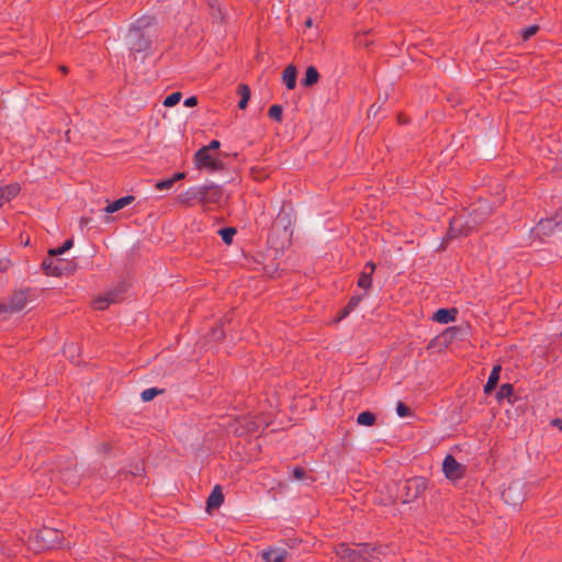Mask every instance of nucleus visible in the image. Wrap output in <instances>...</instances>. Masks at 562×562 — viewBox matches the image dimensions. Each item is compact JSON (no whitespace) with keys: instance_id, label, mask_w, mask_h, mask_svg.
I'll use <instances>...</instances> for the list:
<instances>
[{"instance_id":"f257e3e1","label":"nucleus","mask_w":562,"mask_h":562,"mask_svg":"<svg viewBox=\"0 0 562 562\" xmlns=\"http://www.w3.org/2000/svg\"><path fill=\"white\" fill-rule=\"evenodd\" d=\"M194 164L199 170H206L209 172L220 171L224 168V164L218 158V155H214L203 147L194 154Z\"/></svg>"},{"instance_id":"f03ea898","label":"nucleus","mask_w":562,"mask_h":562,"mask_svg":"<svg viewBox=\"0 0 562 562\" xmlns=\"http://www.w3.org/2000/svg\"><path fill=\"white\" fill-rule=\"evenodd\" d=\"M200 204L203 207L210 205H218L224 198V190L221 186L215 183L204 184L199 187Z\"/></svg>"},{"instance_id":"7ed1b4c3","label":"nucleus","mask_w":562,"mask_h":562,"mask_svg":"<svg viewBox=\"0 0 562 562\" xmlns=\"http://www.w3.org/2000/svg\"><path fill=\"white\" fill-rule=\"evenodd\" d=\"M30 297V289H20L14 291L8 304H0V313L22 311L27 305Z\"/></svg>"},{"instance_id":"20e7f679","label":"nucleus","mask_w":562,"mask_h":562,"mask_svg":"<svg viewBox=\"0 0 562 562\" xmlns=\"http://www.w3.org/2000/svg\"><path fill=\"white\" fill-rule=\"evenodd\" d=\"M442 471L449 481L456 482L464 477L467 468L459 463L453 456L448 454L443 459Z\"/></svg>"},{"instance_id":"39448f33","label":"nucleus","mask_w":562,"mask_h":562,"mask_svg":"<svg viewBox=\"0 0 562 562\" xmlns=\"http://www.w3.org/2000/svg\"><path fill=\"white\" fill-rule=\"evenodd\" d=\"M474 227L470 225L467 221H464L463 216H454L450 221L449 225V236L450 237H459V236H468L473 232Z\"/></svg>"},{"instance_id":"423d86ee","label":"nucleus","mask_w":562,"mask_h":562,"mask_svg":"<svg viewBox=\"0 0 562 562\" xmlns=\"http://www.w3.org/2000/svg\"><path fill=\"white\" fill-rule=\"evenodd\" d=\"M46 276L59 277L64 272V262L59 258L46 257L42 262Z\"/></svg>"},{"instance_id":"0eeeda50","label":"nucleus","mask_w":562,"mask_h":562,"mask_svg":"<svg viewBox=\"0 0 562 562\" xmlns=\"http://www.w3.org/2000/svg\"><path fill=\"white\" fill-rule=\"evenodd\" d=\"M335 553L340 562H358V547L351 548L348 543L341 542L335 547Z\"/></svg>"},{"instance_id":"6e6552de","label":"nucleus","mask_w":562,"mask_h":562,"mask_svg":"<svg viewBox=\"0 0 562 562\" xmlns=\"http://www.w3.org/2000/svg\"><path fill=\"white\" fill-rule=\"evenodd\" d=\"M427 487L426 481L423 477H413L406 482L407 497L409 499L417 498L422 495Z\"/></svg>"},{"instance_id":"1a4fd4ad","label":"nucleus","mask_w":562,"mask_h":562,"mask_svg":"<svg viewBox=\"0 0 562 562\" xmlns=\"http://www.w3.org/2000/svg\"><path fill=\"white\" fill-rule=\"evenodd\" d=\"M237 423L239 426H237L234 431L238 436L248 435L258 429V425L251 416H243L237 419Z\"/></svg>"},{"instance_id":"9d476101","label":"nucleus","mask_w":562,"mask_h":562,"mask_svg":"<svg viewBox=\"0 0 562 562\" xmlns=\"http://www.w3.org/2000/svg\"><path fill=\"white\" fill-rule=\"evenodd\" d=\"M288 554L283 548H269L262 551L261 558L265 562H285Z\"/></svg>"},{"instance_id":"9b49d317","label":"nucleus","mask_w":562,"mask_h":562,"mask_svg":"<svg viewBox=\"0 0 562 562\" xmlns=\"http://www.w3.org/2000/svg\"><path fill=\"white\" fill-rule=\"evenodd\" d=\"M375 271V265L372 261H369L364 265L363 270L361 271L358 279V286L364 290H368L372 285V274Z\"/></svg>"},{"instance_id":"f8f14e48","label":"nucleus","mask_w":562,"mask_h":562,"mask_svg":"<svg viewBox=\"0 0 562 562\" xmlns=\"http://www.w3.org/2000/svg\"><path fill=\"white\" fill-rule=\"evenodd\" d=\"M21 191V186L18 182L0 187V207L14 199Z\"/></svg>"},{"instance_id":"ddd939ff","label":"nucleus","mask_w":562,"mask_h":562,"mask_svg":"<svg viewBox=\"0 0 562 562\" xmlns=\"http://www.w3.org/2000/svg\"><path fill=\"white\" fill-rule=\"evenodd\" d=\"M458 310L452 308H439L432 315V321L439 324H449L457 319Z\"/></svg>"},{"instance_id":"4468645a","label":"nucleus","mask_w":562,"mask_h":562,"mask_svg":"<svg viewBox=\"0 0 562 562\" xmlns=\"http://www.w3.org/2000/svg\"><path fill=\"white\" fill-rule=\"evenodd\" d=\"M177 200L180 204L186 206H191L194 205L195 203H200L199 187L189 188L187 191L179 194Z\"/></svg>"},{"instance_id":"2eb2a0df","label":"nucleus","mask_w":562,"mask_h":562,"mask_svg":"<svg viewBox=\"0 0 562 562\" xmlns=\"http://www.w3.org/2000/svg\"><path fill=\"white\" fill-rule=\"evenodd\" d=\"M375 547L369 543L358 544V562H375Z\"/></svg>"},{"instance_id":"dca6fc26","label":"nucleus","mask_w":562,"mask_h":562,"mask_svg":"<svg viewBox=\"0 0 562 562\" xmlns=\"http://www.w3.org/2000/svg\"><path fill=\"white\" fill-rule=\"evenodd\" d=\"M224 502V495L222 492V487L220 485H215L207 497L206 506L207 510L213 508H218Z\"/></svg>"},{"instance_id":"f3484780","label":"nucleus","mask_w":562,"mask_h":562,"mask_svg":"<svg viewBox=\"0 0 562 562\" xmlns=\"http://www.w3.org/2000/svg\"><path fill=\"white\" fill-rule=\"evenodd\" d=\"M135 200V196L134 195H125L123 198H120L111 203H109L104 211L106 213H115L122 209H124L125 206L130 205L133 201Z\"/></svg>"},{"instance_id":"a211bd4d","label":"nucleus","mask_w":562,"mask_h":562,"mask_svg":"<svg viewBox=\"0 0 562 562\" xmlns=\"http://www.w3.org/2000/svg\"><path fill=\"white\" fill-rule=\"evenodd\" d=\"M296 68L293 65H289L282 72V81L289 90H293L296 87Z\"/></svg>"},{"instance_id":"6ab92c4d","label":"nucleus","mask_w":562,"mask_h":562,"mask_svg":"<svg viewBox=\"0 0 562 562\" xmlns=\"http://www.w3.org/2000/svg\"><path fill=\"white\" fill-rule=\"evenodd\" d=\"M237 93L240 97V100L238 102V108L240 110H244V109L247 108V104H248L249 99H250V89H249V87L247 85L240 83L237 87Z\"/></svg>"},{"instance_id":"aec40b11","label":"nucleus","mask_w":562,"mask_h":562,"mask_svg":"<svg viewBox=\"0 0 562 562\" xmlns=\"http://www.w3.org/2000/svg\"><path fill=\"white\" fill-rule=\"evenodd\" d=\"M319 79V74L314 66H310L306 69L305 77L302 80V85L305 87H311L315 85Z\"/></svg>"},{"instance_id":"412c9836","label":"nucleus","mask_w":562,"mask_h":562,"mask_svg":"<svg viewBox=\"0 0 562 562\" xmlns=\"http://www.w3.org/2000/svg\"><path fill=\"white\" fill-rule=\"evenodd\" d=\"M137 40L132 43V49L135 52H144L150 47V41L147 40L142 33L137 32Z\"/></svg>"},{"instance_id":"4be33fe9","label":"nucleus","mask_w":562,"mask_h":562,"mask_svg":"<svg viewBox=\"0 0 562 562\" xmlns=\"http://www.w3.org/2000/svg\"><path fill=\"white\" fill-rule=\"evenodd\" d=\"M513 393H514L513 385L509 383H505V384L501 385V387L498 389V391L496 393V398H497V401L508 400L512 403L513 402L512 401Z\"/></svg>"},{"instance_id":"5701e85b","label":"nucleus","mask_w":562,"mask_h":562,"mask_svg":"<svg viewBox=\"0 0 562 562\" xmlns=\"http://www.w3.org/2000/svg\"><path fill=\"white\" fill-rule=\"evenodd\" d=\"M114 302V299L112 297V295H104V296H99L97 297L94 301H93V308L94 310H98V311H103L105 308L109 307V305L111 303Z\"/></svg>"},{"instance_id":"b1692460","label":"nucleus","mask_w":562,"mask_h":562,"mask_svg":"<svg viewBox=\"0 0 562 562\" xmlns=\"http://www.w3.org/2000/svg\"><path fill=\"white\" fill-rule=\"evenodd\" d=\"M72 245H74L72 239H67L64 241V244L61 246H59L57 248L49 249L47 257L56 258L57 256L63 255L64 252L69 250L72 247Z\"/></svg>"},{"instance_id":"393cba45","label":"nucleus","mask_w":562,"mask_h":562,"mask_svg":"<svg viewBox=\"0 0 562 562\" xmlns=\"http://www.w3.org/2000/svg\"><path fill=\"white\" fill-rule=\"evenodd\" d=\"M357 423L362 426H372L375 423V416L369 411L362 412L358 415Z\"/></svg>"},{"instance_id":"a878e982","label":"nucleus","mask_w":562,"mask_h":562,"mask_svg":"<svg viewBox=\"0 0 562 562\" xmlns=\"http://www.w3.org/2000/svg\"><path fill=\"white\" fill-rule=\"evenodd\" d=\"M236 233L237 231L234 227H224L218 231L220 236L226 245H231L233 243V238Z\"/></svg>"},{"instance_id":"bb28decb","label":"nucleus","mask_w":562,"mask_h":562,"mask_svg":"<svg viewBox=\"0 0 562 562\" xmlns=\"http://www.w3.org/2000/svg\"><path fill=\"white\" fill-rule=\"evenodd\" d=\"M282 113H283V109L279 104H273L268 110L269 117L274 120L276 122L282 121Z\"/></svg>"},{"instance_id":"cd10ccee","label":"nucleus","mask_w":562,"mask_h":562,"mask_svg":"<svg viewBox=\"0 0 562 562\" xmlns=\"http://www.w3.org/2000/svg\"><path fill=\"white\" fill-rule=\"evenodd\" d=\"M181 97V92H173L164 100V105L167 108H171L180 102Z\"/></svg>"},{"instance_id":"c85d7f7f","label":"nucleus","mask_w":562,"mask_h":562,"mask_svg":"<svg viewBox=\"0 0 562 562\" xmlns=\"http://www.w3.org/2000/svg\"><path fill=\"white\" fill-rule=\"evenodd\" d=\"M161 392H162L161 390H158L156 387H150V389H146L145 391H143L140 396L144 402H149V401L154 400Z\"/></svg>"},{"instance_id":"c756f323","label":"nucleus","mask_w":562,"mask_h":562,"mask_svg":"<svg viewBox=\"0 0 562 562\" xmlns=\"http://www.w3.org/2000/svg\"><path fill=\"white\" fill-rule=\"evenodd\" d=\"M396 413L400 417H408L412 415L411 408L404 404L403 402H397L396 404Z\"/></svg>"},{"instance_id":"7c9ffc66","label":"nucleus","mask_w":562,"mask_h":562,"mask_svg":"<svg viewBox=\"0 0 562 562\" xmlns=\"http://www.w3.org/2000/svg\"><path fill=\"white\" fill-rule=\"evenodd\" d=\"M355 41L358 46L362 47H369L372 44V41L368 38V33L357 34Z\"/></svg>"},{"instance_id":"2f4dec72","label":"nucleus","mask_w":562,"mask_h":562,"mask_svg":"<svg viewBox=\"0 0 562 562\" xmlns=\"http://www.w3.org/2000/svg\"><path fill=\"white\" fill-rule=\"evenodd\" d=\"M502 371L501 364H495L490 373L488 381H492L493 383L497 384L499 381V374Z\"/></svg>"},{"instance_id":"473e14b6","label":"nucleus","mask_w":562,"mask_h":562,"mask_svg":"<svg viewBox=\"0 0 562 562\" xmlns=\"http://www.w3.org/2000/svg\"><path fill=\"white\" fill-rule=\"evenodd\" d=\"M538 30H539L538 25H530L522 30L521 36L525 41H527L531 36H533L538 32Z\"/></svg>"},{"instance_id":"72a5a7b5","label":"nucleus","mask_w":562,"mask_h":562,"mask_svg":"<svg viewBox=\"0 0 562 562\" xmlns=\"http://www.w3.org/2000/svg\"><path fill=\"white\" fill-rule=\"evenodd\" d=\"M172 186H173V180H171V178H169V179H165V180H160V181L156 182L155 188L157 190L162 191V190L170 189Z\"/></svg>"},{"instance_id":"f704fd0d","label":"nucleus","mask_w":562,"mask_h":562,"mask_svg":"<svg viewBox=\"0 0 562 562\" xmlns=\"http://www.w3.org/2000/svg\"><path fill=\"white\" fill-rule=\"evenodd\" d=\"M361 301H362L361 295H353L350 297V300L348 301L346 306L348 307V310H350L352 312L360 304Z\"/></svg>"},{"instance_id":"c9c22d12","label":"nucleus","mask_w":562,"mask_h":562,"mask_svg":"<svg viewBox=\"0 0 562 562\" xmlns=\"http://www.w3.org/2000/svg\"><path fill=\"white\" fill-rule=\"evenodd\" d=\"M154 23V19L150 16H143L137 21L138 29L149 26Z\"/></svg>"},{"instance_id":"e433bc0d","label":"nucleus","mask_w":562,"mask_h":562,"mask_svg":"<svg viewBox=\"0 0 562 562\" xmlns=\"http://www.w3.org/2000/svg\"><path fill=\"white\" fill-rule=\"evenodd\" d=\"M293 476L296 480H302L305 476V470L301 467H296L293 470Z\"/></svg>"},{"instance_id":"4c0bfd02","label":"nucleus","mask_w":562,"mask_h":562,"mask_svg":"<svg viewBox=\"0 0 562 562\" xmlns=\"http://www.w3.org/2000/svg\"><path fill=\"white\" fill-rule=\"evenodd\" d=\"M351 313L350 310H348L347 306H345L341 311H339L337 317H336V322H340L342 321L344 318H346L349 314Z\"/></svg>"},{"instance_id":"58836bf2","label":"nucleus","mask_w":562,"mask_h":562,"mask_svg":"<svg viewBox=\"0 0 562 562\" xmlns=\"http://www.w3.org/2000/svg\"><path fill=\"white\" fill-rule=\"evenodd\" d=\"M221 147V143L217 139L211 140V143L206 146H203V148H207L209 151L217 150Z\"/></svg>"},{"instance_id":"ea45409f","label":"nucleus","mask_w":562,"mask_h":562,"mask_svg":"<svg viewBox=\"0 0 562 562\" xmlns=\"http://www.w3.org/2000/svg\"><path fill=\"white\" fill-rule=\"evenodd\" d=\"M183 104L188 108L195 106L198 104V99L196 97H189L184 100Z\"/></svg>"},{"instance_id":"a19ab883","label":"nucleus","mask_w":562,"mask_h":562,"mask_svg":"<svg viewBox=\"0 0 562 562\" xmlns=\"http://www.w3.org/2000/svg\"><path fill=\"white\" fill-rule=\"evenodd\" d=\"M496 385L497 384H495L492 381L487 380L486 384L484 385V393L485 394H490L496 387Z\"/></svg>"},{"instance_id":"79ce46f5","label":"nucleus","mask_w":562,"mask_h":562,"mask_svg":"<svg viewBox=\"0 0 562 562\" xmlns=\"http://www.w3.org/2000/svg\"><path fill=\"white\" fill-rule=\"evenodd\" d=\"M186 178V173L184 172H176L172 177H171V180H173V183L177 182V181H180L182 179Z\"/></svg>"},{"instance_id":"37998d69","label":"nucleus","mask_w":562,"mask_h":562,"mask_svg":"<svg viewBox=\"0 0 562 562\" xmlns=\"http://www.w3.org/2000/svg\"><path fill=\"white\" fill-rule=\"evenodd\" d=\"M551 224H552L551 220L540 221L539 228H541V229L549 228L551 226Z\"/></svg>"},{"instance_id":"c03bdc74","label":"nucleus","mask_w":562,"mask_h":562,"mask_svg":"<svg viewBox=\"0 0 562 562\" xmlns=\"http://www.w3.org/2000/svg\"><path fill=\"white\" fill-rule=\"evenodd\" d=\"M458 331H459V327H457V326H451L446 329V334L451 335V337H453Z\"/></svg>"},{"instance_id":"a18cd8bd","label":"nucleus","mask_w":562,"mask_h":562,"mask_svg":"<svg viewBox=\"0 0 562 562\" xmlns=\"http://www.w3.org/2000/svg\"><path fill=\"white\" fill-rule=\"evenodd\" d=\"M552 424L562 429V419L557 418L552 422Z\"/></svg>"},{"instance_id":"49530a36","label":"nucleus","mask_w":562,"mask_h":562,"mask_svg":"<svg viewBox=\"0 0 562 562\" xmlns=\"http://www.w3.org/2000/svg\"><path fill=\"white\" fill-rule=\"evenodd\" d=\"M510 492V487L507 491L503 492V497L505 501H507V494Z\"/></svg>"},{"instance_id":"de8ad7c7","label":"nucleus","mask_w":562,"mask_h":562,"mask_svg":"<svg viewBox=\"0 0 562 562\" xmlns=\"http://www.w3.org/2000/svg\"><path fill=\"white\" fill-rule=\"evenodd\" d=\"M59 69H60L64 74H66V72L68 71V69H67V67H66V66H60V67H59Z\"/></svg>"},{"instance_id":"09e8293b","label":"nucleus","mask_w":562,"mask_h":562,"mask_svg":"<svg viewBox=\"0 0 562 562\" xmlns=\"http://www.w3.org/2000/svg\"><path fill=\"white\" fill-rule=\"evenodd\" d=\"M517 1H518V0H508V2H509L510 4H514V3H516Z\"/></svg>"},{"instance_id":"8fccbe9b","label":"nucleus","mask_w":562,"mask_h":562,"mask_svg":"<svg viewBox=\"0 0 562 562\" xmlns=\"http://www.w3.org/2000/svg\"><path fill=\"white\" fill-rule=\"evenodd\" d=\"M306 25L311 26L312 25V21L311 20L306 21Z\"/></svg>"}]
</instances>
